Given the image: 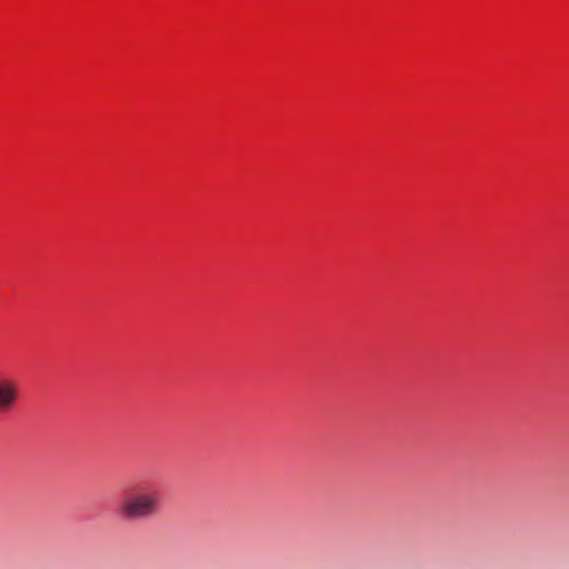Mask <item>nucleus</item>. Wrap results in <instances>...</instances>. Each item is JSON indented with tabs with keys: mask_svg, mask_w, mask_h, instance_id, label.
Listing matches in <instances>:
<instances>
[{
	"mask_svg": "<svg viewBox=\"0 0 569 569\" xmlns=\"http://www.w3.org/2000/svg\"><path fill=\"white\" fill-rule=\"evenodd\" d=\"M159 508V492L144 483L126 491L119 506V512L126 520L133 521L153 517Z\"/></svg>",
	"mask_w": 569,
	"mask_h": 569,
	"instance_id": "1",
	"label": "nucleus"
},
{
	"mask_svg": "<svg viewBox=\"0 0 569 569\" xmlns=\"http://www.w3.org/2000/svg\"><path fill=\"white\" fill-rule=\"evenodd\" d=\"M19 383L12 378L0 377V412L12 409L19 398Z\"/></svg>",
	"mask_w": 569,
	"mask_h": 569,
	"instance_id": "2",
	"label": "nucleus"
}]
</instances>
